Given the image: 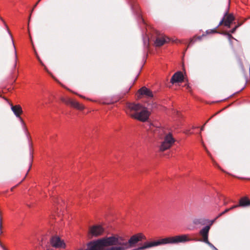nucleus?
<instances>
[{
  "mask_svg": "<svg viewBox=\"0 0 250 250\" xmlns=\"http://www.w3.org/2000/svg\"><path fill=\"white\" fill-rule=\"evenodd\" d=\"M17 117L18 118L19 120L20 121L25 132H27V128L25 127V125L23 120L22 119V118L20 117V115H19V117Z\"/></svg>",
  "mask_w": 250,
  "mask_h": 250,
  "instance_id": "dca6fc26",
  "label": "nucleus"
},
{
  "mask_svg": "<svg viewBox=\"0 0 250 250\" xmlns=\"http://www.w3.org/2000/svg\"><path fill=\"white\" fill-rule=\"evenodd\" d=\"M11 108L16 117H19L22 112L21 107L20 105H11Z\"/></svg>",
  "mask_w": 250,
  "mask_h": 250,
  "instance_id": "9d476101",
  "label": "nucleus"
},
{
  "mask_svg": "<svg viewBox=\"0 0 250 250\" xmlns=\"http://www.w3.org/2000/svg\"><path fill=\"white\" fill-rule=\"evenodd\" d=\"M104 229L100 225H94L91 227L89 229V234L92 236H98L103 234Z\"/></svg>",
  "mask_w": 250,
  "mask_h": 250,
  "instance_id": "20e7f679",
  "label": "nucleus"
},
{
  "mask_svg": "<svg viewBox=\"0 0 250 250\" xmlns=\"http://www.w3.org/2000/svg\"><path fill=\"white\" fill-rule=\"evenodd\" d=\"M144 44L146 46H148V41L147 39L146 40H144Z\"/></svg>",
  "mask_w": 250,
  "mask_h": 250,
  "instance_id": "412c9836",
  "label": "nucleus"
},
{
  "mask_svg": "<svg viewBox=\"0 0 250 250\" xmlns=\"http://www.w3.org/2000/svg\"><path fill=\"white\" fill-rule=\"evenodd\" d=\"M193 223L195 225H204L205 221L203 218H197L193 219Z\"/></svg>",
  "mask_w": 250,
  "mask_h": 250,
  "instance_id": "4468645a",
  "label": "nucleus"
},
{
  "mask_svg": "<svg viewBox=\"0 0 250 250\" xmlns=\"http://www.w3.org/2000/svg\"><path fill=\"white\" fill-rule=\"evenodd\" d=\"M168 41L169 39L165 36L158 37L155 42V44L156 46H161L168 42Z\"/></svg>",
  "mask_w": 250,
  "mask_h": 250,
  "instance_id": "1a4fd4ad",
  "label": "nucleus"
},
{
  "mask_svg": "<svg viewBox=\"0 0 250 250\" xmlns=\"http://www.w3.org/2000/svg\"><path fill=\"white\" fill-rule=\"evenodd\" d=\"M138 92L141 95H145L147 98H152L153 97L152 91L146 87H142L139 90Z\"/></svg>",
  "mask_w": 250,
  "mask_h": 250,
  "instance_id": "6e6552de",
  "label": "nucleus"
},
{
  "mask_svg": "<svg viewBox=\"0 0 250 250\" xmlns=\"http://www.w3.org/2000/svg\"><path fill=\"white\" fill-rule=\"evenodd\" d=\"M224 34L228 36V39H229V40L230 42L231 41V39L232 38H233L232 36L230 34H229V33H225Z\"/></svg>",
  "mask_w": 250,
  "mask_h": 250,
  "instance_id": "6ab92c4d",
  "label": "nucleus"
},
{
  "mask_svg": "<svg viewBox=\"0 0 250 250\" xmlns=\"http://www.w3.org/2000/svg\"><path fill=\"white\" fill-rule=\"evenodd\" d=\"M237 26H235L234 28H233V29L230 31V32H231V33H233L235 32V31L236 29L237 28Z\"/></svg>",
  "mask_w": 250,
  "mask_h": 250,
  "instance_id": "a878e982",
  "label": "nucleus"
},
{
  "mask_svg": "<svg viewBox=\"0 0 250 250\" xmlns=\"http://www.w3.org/2000/svg\"><path fill=\"white\" fill-rule=\"evenodd\" d=\"M17 117L18 118L19 120L20 121L25 132H27V128L25 127V125L23 120L22 119V118L20 117V115H19V117Z\"/></svg>",
  "mask_w": 250,
  "mask_h": 250,
  "instance_id": "f3484780",
  "label": "nucleus"
},
{
  "mask_svg": "<svg viewBox=\"0 0 250 250\" xmlns=\"http://www.w3.org/2000/svg\"><path fill=\"white\" fill-rule=\"evenodd\" d=\"M184 76L181 72L175 73L172 77L170 82L171 83L181 82L183 81Z\"/></svg>",
  "mask_w": 250,
  "mask_h": 250,
  "instance_id": "0eeeda50",
  "label": "nucleus"
},
{
  "mask_svg": "<svg viewBox=\"0 0 250 250\" xmlns=\"http://www.w3.org/2000/svg\"><path fill=\"white\" fill-rule=\"evenodd\" d=\"M239 207L238 205H235V206H233L232 207H231V208H229V209H230V210H231L234 208H237Z\"/></svg>",
  "mask_w": 250,
  "mask_h": 250,
  "instance_id": "b1692460",
  "label": "nucleus"
},
{
  "mask_svg": "<svg viewBox=\"0 0 250 250\" xmlns=\"http://www.w3.org/2000/svg\"><path fill=\"white\" fill-rule=\"evenodd\" d=\"M1 227V219H0V228Z\"/></svg>",
  "mask_w": 250,
  "mask_h": 250,
  "instance_id": "bb28decb",
  "label": "nucleus"
},
{
  "mask_svg": "<svg viewBox=\"0 0 250 250\" xmlns=\"http://www.w3.org/2000/svg\"><path fill=\"white\" fill-rule=\"evenodd\" d=\"M229 210H230V209L229 208H228V209H226L224 211H223L220 215H221L226 212H227L228 211H229Z\"/></svg>",
  "mask_w": 250,
  "mask_h": 250,
  "instance_id": "393cba45",
  "label": "nucleus"
},
{
  "mask_svg": "<svg viewBox=\"0 0 250 250\" xmlns=\"http://www.w3.org/2000/svg\"><path fill=\"white\" fill-rule=\"evenodd\" d=\"M239 207H247L250 206V200L247 197H243L239 201Z\"/></svg>",
  "mask_w": 250,
  "mask_h": 250,
  "instance_id": "9b49d317",
  "label": "nucleus"
},
{
  "mask_svg": "<svg viewBox=\"0 0 250 250\" xmlns=\"http://www.w3.org/2000/svg\"><path fill=\"white\" fill-rule=\"evenodd\" d=\"M70 105L74 108H76L79 110H83L84 109V106L80 104L79 103L75 101H70Z\"/></svg>",
  "mask_w": 250,
  "mask_h": 250,
  "instance_id": "ddd939ff",
  "label": "nucleus"
},
{
  "mask_svg": "<svg viewBox=\"0 0 250 250\" xmlns=\"http://www.w3.org/2000/svg\"><path fill=\"white\" fill-rule=\"evenodd\" d=\"M213 250H218L215 247H214L211 243L208 245Z\"/></svg>",
  "mask_w": 250,
  "mask_h": 250,
  "instance_id": "aec40b11",
  "label": "nucleus"
},
{
  "mask_svg": "<svg viewBox=\"0 0 250 250\" xmlns=\"http://www.w3.org/2000/svg\"><path fill=\"white\" fill-rule=\"evenodd\" d=\"M204 126H202V127L201 128V130H204Z\"/></svg>",
  "mask_w": 250,
  "mask_h": 250,
  "instance_id": "cd10ccee",
  "label": "nucleus"
},
{
  "mask_svg": "<svg viewBox=\"0 0 250 250\" xmlns=\"http://www.w3.org/2000/svg\"><path fill=\"white\" fill-rule=\"evenodd\" d=\"M62 100L63 102H64L65 104H70V101H72V100L70 99H65L64 98H62Z\"/></svg>",
  "mask_w": 250,
  "mask_h": 250,
  "instance_id": "a211bd4d",
  "label": "nucleus"
},
{
  "mask_svg": "<svg viewBox=\"0 0 250 250\" xmlns=\"http://www.w3.org/2000/svg\"><path fill=\"white\" fill-rule=\"evenodd\" d=\"M175 140L171 134L169 133L165 136L164 140L162 141L160 147L161 151H165L169 149L174 144Z\"/></svg>",
  "mask_w": 250,
  "mask_h": 250,
  "instance_id": "7ed1b4c3",
  "label": "nucleus"
},
{
  "mask_svg": "<svg viewBox=\"0 0 250 250\" xmlns=\"http://www.w3.org/2000/svg\"><path fill=\"white\" fill-rule=\"evenodd\" d=\"M224 21H225V18L224 17V18L222 19V20L220 21V22H219V24L218 26L221 25L223 22H224Z\"/></svg>",
  "mask_w": 250,
  "mask_h": 250,
  "instance_id": "4be33fe9",
  "label": "nucleus"
},
{
  "mask_svg": "<svg viewBox=\"0 0 250 250\" xmlns=\"http://www.w3.org/2000/svg\"><path fill=\"white\" fill-rule=\"evenodd\" d=\"M146 236L142 233L133 235L126 242L125 239L119 235H114L102 239L104 247H112L104 250H126L135 247L140 241L146 240Z\"/></svg>",
  "mask_w": 250,
  "mask_h": 250,
  "instance_id": "f257e3e1",
  "label": "nucleus"
},
{
  "mask_svg": "<svg viewBox=\"0 0 250 250\" xmlns=\"http://www.w3.org/2000/svg\"><path fill=\"white\" fill-rule=\"evenodd\" d=\"M233 20L234 17L233 15L230 14L229 15L224 21L225 26L229 27L230 26V23L233 21Z\"/></svg>",
  "mask_w": 250,
  "mask_h": 250,
  "instance_id": "f8f14e48",
  "label": "nucleus"
},
{
  "mask_svg": "<svg viewBox=\"0 0 250 250\" xmlns=\"http://www.w3.org/2000/svg\"><path fill=\"white\" fill-rule=\"evenodd\" d=\"M126 113L131 117L143 122L148 119L150 115L146 107L139 104L131 103L126 104Z\"/></svg>",
  "mask_w": 250,
  "mask_h": 250,
  "instance_id": "f03ea898",
  "label": "nucleus"
},
{
  "mask_svg": "<svg viewBox=\"0 0 250 250\" xmlns=\"http://www.w3.org/2000/svg\"><path fill=\"white\" fill-rule=\"evenodd\" d=\"M6 27L7 28V32L9 35V36H10V38L11 39V42H12V46H13V47L14 48V52H15V54L16 55V47L15 46V45H14V41H13V37H12V36L10 32V31L9 30V29H8V27L7 25H6Z\"/></svg>",
  "mask_w": 250,
  "mask_h": 250,
  "instance_id": "2eb2a0df",
  "label": "nucleus"
},
{
  "mask_svg": "<svg viewBox=\"0 0 250 250\" xmlns=\"http://www.w3.org/2000/svg\"><path fill=\"white\" fill-rule=\"evenodd\" d=\"M50 243L53 247L56 248H64L65 246L63 241L57 236L52 237Z\"/></svg>",
  "mask_w": 250,
  "mask_h": 250,
  "instance_id": "39448f33",
  "label": "nucleus"
},
{
  "mask_svg": "<svg viewBox=\"0 0 250 250\" xmlns=\"http://www.w3.org/2000/svg\"><path fill=\"white\" fill-rule=\"evenodd\" d=\"M41 0H39L36 2V3L34 5V7H33V8L32 9V11H31V12H33V11L34 10V8L37 6V5H38V4L39 3V2Z\"/></svg>",
  "mask_w": 250,
  "mask_h": 250,
  "instance_id": "5701e85b",
  "label": "nucleus"
},
{
  "mask_svg": "<svg viewBox=\"0 0 250 250\" xmlns=\"http://www.w3.org/2000/svg\"><path fill=\"white\" fill-rule=\"evenodd\" d=\"M209 229L210 226H207L203 228L199 232L200 234L203 238V241L208 245L211 243L208 240V236Z\"/></svg>",
  "mask_w": 250,
  "mask_h": 250,
  "instance_id": "423d86ee",
  "label": "nucleus"
},
{
  "mask_svg": "<svg viewBox=\"0 0 250 250\" xmlns=\"http://www.w3.org/2000/svg\"><path fill=\"white\" fill-rule=\"evenodd\" d=\"M192 42V41L191 40L190 42L189 43V44L188 45V47L190 46V44L191 43V42Z\"/></svg>",
  "mask_w": 250,
  "mask_h": 250,
  "instance_id": "c85d7f7f",
  "label": "nucleus"
}]
</instances>
